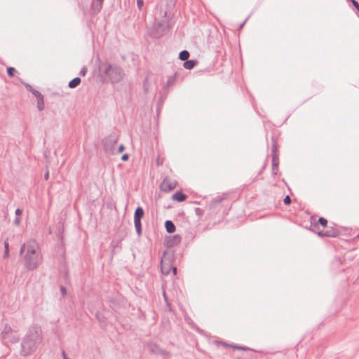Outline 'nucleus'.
<instances>
[{"label":"nucleus","mask_w":359,"mask_h":359,"mask_svg":"<svg viewBox=\"0 0 359 359\" xmlns=\"http://www.w3.org/2000/svg\"><path fill=\"white\" fill-rule=\"evenodd\" d=\"M23 253L24 265L29 271L37 269L43 262L40 247L34 239L29 240L21 246L20 254L22 255Z\"/></svg>","instance_id":"1"},{"label":"nucleus","mask_w":359,"mask_h":359,"mask_svg":"<svg viewBox=\"0 0 359 359\" xmlns=\"http://www.w3.org/2000/svg\"><path fill=\"white\" fill-rule=\"evenodd\" d=\"M41 340V330L37 325L32 326L26 336L25 337L22 343V353L24 355H28L33 351L36 348V344Z\"/></svg>","instance_id":"2"},{"label":"nucleus","mask_w":359,"mask_h":359,"mask_svg":"<svg viewBox=\"0 0 359 359\" xmlns=\"http://www.w3.org/2000/svg\"><path fill=\"white\" fill-rule=\"evenodd\" d=\"M101 69L112 83L120 82L124 76L123 70L116 65L104 63L102 65Z\"/></svg>","instance_id":"3"},{"label":"nucleus","mask_w":359,"mask_h":359,"mask_svg":"<svg viewBox=\"0 0 359 359\" xmlns=\"http://www.w3.org/2000/svg\"><path fill=\"white\" fill-rule=\"evenodd\" d=\"M173 254L164 252L161 260V269L163 274L167 276L172 270L173 273L175 275L177 268L172 264Z\"/></svg>","instance_id":"4"},{"label":"nucleus","mask_w":359,"mask_h":359,"mask_svg":"<svg viewBox=\"0 0 359 359\" xmlns=\"http://www.w3.org/2000/svg\"><path fill=\"white\" fill-rule=\"evenodd\" d=\"M118 140V137L115 133L109 134L107 137L103 139L102 144L104 151L111 154H116L115 145L116 144Z\"/></svg>","instance_id":"5"},{"label":"nucleus","mask_w":359,"mask_h":359,"mask_svg":"<svg viewBox=\"0 0 359 359\" xmlns=\"http://www.w3.org/2000/svg\"><path fill=\"white\" fill-rule=\"evenodd\" d=\"M177 186V182L169 177H165L160 184V189L164 192H169L173 190Z\"/></svg>","instance_id":"6"},{"label":"nucleus","mask_w":359,"mask_h":359,"mask_svg":"<svg viewBox=\"0 0 359 359\" xmlns=\"http://www.w3.org/2000/svg\"><path fill=\"white\" fill-rule=\"evenodd\" d=\"M148 350L156 355L170 356L171 354L167 352L165 350L161 348L158 345L154 343H149L147 345Z\"/></svg>","instance_id":"7"},{"label":"nucleus","mask_w":359,"mask_h":359,"mask_svg":"<svg viewBox=\"0 0 359 359\" xmlns=\"http://www.w3.org/2000/svg\"><path fill=\"white\" fill-rule=\"evenodd\" d=\"M156 31L152 34L153 36L156 38L161 37L168 30L167 26L161 22H158L156 25Z\"/></svg>","instance_id":"8"},{"label":"nucleus","mask_w":359,"mask_h":359,"mask_svg":"<svg viewBox=\"0 0 359 359\" xmlns=\"http://www.w3.org/2000/svg\"><path fill=\"white\" fill-rule=\"evenodd\" d=\"M319 236L327 237H335L338 235V231L334 228H330L326 231H321L318 233Z\"/></svg>","instance_id":"9"},{"label":"nucleus","mask_w":359,"mask_h":359,"mask_svg":"<svg viewBox=\"0 0 359 359\" xmlns=\"http://www.w3.org/2000/svg\"><path fill=\"white\" fill-rule=\"evenodd\" d=\"M104 0H96V1H93L92 4V8L95 13H98L102 8Z\"/></svg>","instance_id":"10"},{"label":"nucleus","mask_w":359,"mask_h":359,"mask_svg":"<svg viewBox=\"0 0 359 359\" xmlns=\"http://www.w3.org/2000/svg\"><path fill=\"white\" fill-rule=\"evenodd\" d=\"M144 216V210L142 207H137L135 211L134 219L141 220Z\"/></svg>","instance_id":"11"},{"label":"nucleus","mask_w":359,"mask_h":359,"mask_svg":"<svg viewBox=\"0 0 359 359\" xmlns=\"http://www.w3.org/2000/svg\"><path fill=\"white\" fill-rule=\"evenodd\" d=\"M172 198L174 201L182 202L186 199L187 196L185 194H184L181 191H177L175 194L172 195Z\"/></svg>","instance_id":"12"},{"label":"nucleus","mask_w":359,"mask_h":359,"mask_svg":"<svg viewBox=\"0 0 359 359\" xmlns=\"http://www.w3.org/2000/svg\"><path fill=\"white\" fill-rule=\"evenodd\" d=\"M165 227L168 233H173L175 231V226L170 220H167L165 223Z\"/></svg>","instance_id":"13"},{"label":"nucleus","mask_w":359,"mask_h":359,"mask_svg":"<svg viewBox=\"0 0 359 359\" xmlns=\"http://www.w3.org/2000/svg\"><path fill=\"white\" fill-rule=\"evenodd\" d=\"M197 64V62L194 60H187L184 62V67L187 69H193Z\"/></svg>","instance_id":"14"},{"label":"nucleus","mask_w":359,"mask_h":359,"mask_svg":"<svg viewBox=\"0 0 359 359\" xmlns=\"http://www.w3.org/2000/svg\"><path fill=\"white\" fill-rule=\"evenodd\" d=\"M134 225L137 233L138 237H140L142 235V224L141 220H135L134 219Z\"/></svg>","instance_id":"15"},{"label":"nucleus","mask_w":359,"mask_h":359,"mask_svg":"<svg viewBox=\"0 0 359 359\" xmlns=\"http://www.w3.org/2000/svg\"><path fill=\"white\" fill-rule=\"evenodd\" d=\"M80 83H81V79L79 77H76L69 82L68 86L70 88H74L76 86H78L80 84Z\"/></svg>","instance_id":"16"},{"label":"nucleus","mask_w":359,"mask_h":359,"mask_svg":"<svg viewBox=\"0 0 359 359\" xmlns=\"http://www.w3.org/2000/svg\"><path fill=\"white\" fill-rule=\"evenodd\" d=\"M189 57V51L184 50L180 53L179 58L182 61H187Z\"/></svg>","instance_id":"17"},{"label":"nucleus","mask_w":359,"mask_h":359,"mask_svg":"<svg viewBox=\"0 0 359 359\" xmlns=\"http://www.w3.org/2000/svg\"><path fill=\"white\" fill-rule=\"evenodd\" d=\"M11 332H12L11 327L10 325H6L2 331V334H3L4 337H6Z\"/></svg>","instance_id":"18"},{"label":"nucleus","mask_w":359,"mask_h":359,"mask_svg":"<svg viewBox=\"0 0 359 359\" xmlns=\"http://www.w3.org/2000/svg\"><path fill=\"white\" fill-rule=\"evenodd\" d=\"M181 241V238L179 235H175L172 236V239L170 240V244L172 245H177Z\"/></svg>","instance_id":"19"},{"label":"nucleus","mask_w":359,"mask_h":359,"mask_svg":"<svg viewBox=\"0 0 359 359\" xmlns=\"http://www.w3.org/2000/svg\"><path fill=\"white\" fill-rule=\"evenodd\" d=\"M272 163H273V170L278 169V157L276 154L273 155L272 158Z\"/></svg>","instance_id":"20"},{"label":"nucleus","mask_w":359,"mask_h":359,"mask_svg":"<svg viewBox=\"0 0 359 359\" xmlns=\"http://www.w3.org/2000/svg\"><path fill=\"white\" fill-rule=\"evenodd\" d=\"M175 80H176V78L175 76H171L168 77L167 82H166V86L168 87L172 86L175 83Z\"/></svg>","instance_id":"21"},{"label":"nucleus","mask_w":359,"mask_h":359,"mask_svg":"<svg viewBox=\"0 0 359 359\" xmlns=\"http://www.w3.org/2000/svg\"><path fill=\"white\" fill-rule=\"evenodd\" d=\"M37 107L39 111H42L44 109L43 97H41L37 100Z\"/></svg>","instance_id":"22"},{"label":"nucleus","mask_w":359,"mask_h":359,"mask_svg":"<svg viewBox=\"0 0 359 359\" xmlns=\"http://www.w3.org/2000/svg\"><path fill=\"white\" fill-rule=\"evenodd\" d=\"M32 93H33V95L36 97V100H39L40 99V97L42 98L43 97V96L41 95V93H39L38 90H32Z\"/></svg>","instance_id":"23"},{"label":"nucleus","mask_w":359,"mask_h":359,"mask_svg":"<svg viewBox=\"0 0 359 359\" xmlns=\"http://www.w3.org/2000/svg\"><path fill=\"white\" fill-rule=\"evenodd\" d=\"M15 68H13V67H8V68L7 69V74H8V75L9 76H14V73H15Z\"/></svg>","instance_id":"24"},{"label":"nucleus","mask_w":359,"mask_h":359,"mask_svg":"<svg viewBox=\"0 0 359 359\" xmlns=\"http://www.w3.org/2000/svg\"><path fill=\"white\" fill-rule=\"evenodd\" d=\"M318 222L323 226H325L327 224V220L324 217H320L318 219Z\"/></svg>","instance_id":"25"},{"label":"nucleus","mask_w":359,"mask_h":359,"mask_svg":"<svg viewBox=\"0 0 359 359\" xmlns=\"http://www.w3.org/2000/svg\"><path fill=\"white\" fill-rule=\"evenodd\" d=\"M137 6L139 10H142V7L144 6V1L143 0H137Z\"/></svg>","instance_id":"26"},{"label":"nucleus","mask_w":359,"mask_h":359,"mask_svg":"<svg viewBox=\"0 0 359 359\" xmlns=\"http://www.w3.org/2000/svg\"><path fill=\"white\" fill-rule=\"evenodd\" d=\"M283 202L285 205H289L291 203V199L289 196H286L283 200Z\"/></svg>","instance_id":"27"},{"label":"nucleus","mask_w":359,"mask_h":359,"mask_svg":"<svg viewBox=\"0 0 359 359\" xmlns=\"http://www.w3.org/2000/svg\"><path fill=\"white\" fill-rule=\"evenodd\" d=\"M124 149H125L124 145L123 144H120L118 146V150L116 151V154H118V153H121V152L123 151Z\"/></svg>","instance_id":"28"},{"label":"nucleus","mask_w":359,"mask_h":359,"mask_svg":"<svg viewBox=\"0 0 359 359\" xmlns=\"http://www.w3.org/2000/svg\"><path fill=\"white\" fill-rule=\"evenodd\" d=\"M354 7L358 10L359 12V4L355 0H351Z\"/></svg>","instance_id":"29"},{"label":"nucleus","mask_w":359,"mask_h":359,"mask_svg":"<svg viewBox=\"0 0 359 359\" xmlns=\"http://www.w3.org/2000/svg\"><path fill=\"white\" fill-rule=\"evenodd\" d=\"M4 250L9 251V243L8 242V240L4 241Z\"/></svg>","instance_id":"30"},{"label":"nucleus","mask_w":359,"mask_h":359,"mask_svg":"<svg viewBox=\"0 0 359 359\" xmlns=\"http://www.w3.org/2000/svg\"><path fill=\"white\" fill-rule=\"evenodd\" d=\"M276 151H277V146H276V144L274 143L273 144V148H272V152H273V154H276Z\"/></svg>","instance_id":"31"},{"label":"nucleus","mask_w":359,"mask_h":359,"mask_svg":"<svg viewBox=\"0 0 359 359\" xmlns=\"http://www.w3.org/2000/svg\"><path fill=\"white\" fill-rule=\"evenodd\" d=\"M86 67H83L81 72H80V74L82 75V76H85L86 75Z\"/></svg>","instance_id":"32"},{"label":"nucleus","mask_w":359,"mask_h":359,"mask_svg":"<svg viewBox=\"0 0 359 359\" xmlns=\"http://www.w3.org/2000/svg\"><path fill=\"white\" fill-rule=\"evenodd\" d=\"M60 290L63 296L66 294L67 290L65 287H61Z\"/></svg>","instance_id":"33"},{"label":"nucleus","mask_w":359,"mask_h":359,"mask_svg":"<svg viewBox=\"0 0 359 359\" xmlns=\"http://www.w3.org/2000/svg\"><path fill=\"white\" fill-rule=\"evenodd\" d=\"M121 159L124 161H127L128 159V155L127 154H123Z\"/></svg>","instance_id":"34"},{"label":"nucleus","mask_w":359,"mask_h":359,"mask_svg":"<svg viewBox=\"0 0 359 359\" xmlns=\"http://www.w3.org/2000/svg\"><path fill=\"white\" fill-rule=\"evenodd\" d=\"M22 210L18 208V209L15 210V215L17 216H19V215H20L22 214Z\"/></svg>","instance_id":"35"},{"label":"nucleus","mask_w":359,"mask_h":359,"mask_svg":"<svg viewBox=\"0 0 359 359\" xmlns=\"http://www.w3.org/2000/svg\"><path fill=\"white\" fill-rule=\"evenodd\" d=\"M14 224L17 226L20 225V219L19 218H15L14 220Z\"/></svg>","instance_id":"36"},{"label":"nucleus","mask_w":359,"mask_h":359,"mask_svg":"<svg viewBox=\"0 0 359 359\" xmlns=\"http://www.w3.org/2000/svg\"><path fill=\"white\" fill-rule=\"evenodd\" d=\"M8 256H9V251H5L4 250V258H7Z\"/></svg>","instance_id":"37"},{"label":"nucleus","mask_w":359,"mask_h":359,"mask_svg":"<svg viewBox=\"0 0 359 359\" xmlns=\"http://www.w3.org/2000/svg\"><path fill=\"white\" fill-rule=\"evenodd\" d=\"M48 177H49V172H48V171H47V172L45 173V175H44V178H45L46 180H48Z\"/></svg>","instance_id":"38"},{"label":"nucleus","mask_w":359,"mask_h":359,"mask_svg":"<svg viewBox=\"0 0 359 359\" xmlns=\"http://www.w3.org/2000/svg\"><path fill=\"white\" fill-rule=\"evenodd\" d=\"M144 90H145V91H146V92H147V91H148V89H147V88H148V86H147V85H146V81H144Z\"/></svg>","instance_id":"39"},{"label":"nucleus","mask_w":359,"mask_h":359,"mask_svg":"<svg viewBox=\"0 0 359 359\" xmlns=\"http://www.w3.org/2000/svg\"><path fill=\"white\" fill-rule=\"evenodd\" d=\"M62 356L64 357V359L67 358L65 351L62 352Z\"/></svg>","instance_id":"40"},{"label":"nucleus","mask_w":359,"mask_h":359,"mask_svg":"<svg viewBox=\"0 0 359 359\" xmlns=\"http://www.w3.org/2000/svg\"><path fill=\"white\" fill-rule=\"evenodd\" d=\"M163 297H164L165 300L167 301V297H166L165 292H163Z\"/></svg>","instance_id":"41"},{"label":"nucleus","mask_w":359,"mask_h":359,"mask_svg":"<svg viewBox=\"0 0 359 359\" xmlns=\"http://www.w3.org/2000/svg\"><path fill=\"white\" fill-rule=\"evenodd\" d=\"M238 348L245 349L243 347H238Z\"/></svg>","instance_id":"42"},{"label":"nucleus","mask_w":359,"mask_h":359,"mask_svg":"<svg viewBox=\"0 0 359 359\" xmlns=\"http://www.w3.org/2000/svg\"><path fill=\"white\" fill-rule=\"evenodd\" d=\"M65 359H68V358H65Z\"/></svg>","instance_id":"43"}]
</instances>
